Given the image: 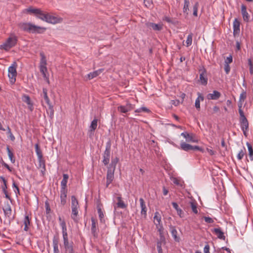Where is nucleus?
Returning a JSON list of instances; mask_svg holds the SVG:
<instances>
[{
  "label": "nucleus",
  "instance_id": "e433bc0d",
  "mask_svg": "<svg viewBox=\"0 0 253 253\" xmlns=\"http://www.w3.org/2000/svg\"><path fill=\"white\" fill-rule=\"evenodd\" d=\"M172 205L174 209L176 210L177 211V214L179 215L180 217L182 216V214H183V212L181 209L179 208L178 205L175 202H172Z\"/></svg>",
  "mask_w": 253,
  "mask_h": 253
},
{
  "label": "nucleus",
  "instance_id": "4d7b16f0",
  "mask_svg": "<svg viewBox=\"0 0 253 253\" xmlns=\"http://www.w3.org/2000/svg\"><path fill=\"white\" fill-rule=\"evenodd\" d=\"M195 106L198 111L200 110V101L198 99H196L195 100Z\"/></svg>",
  "mask_w": 253,
  "mask_h": 253
},
{
  "label": "nucleus",
  "instance_id": "72a5a7b5",
  "mask_svg": "<svg viewBox=\"0 0 253 253\" xmlns=\"http://www.w3.org/2000/svg\"><path fill=\"white\" fill-rule=\"evenodd\" d=\"M40 56H41V60H40V67H42V66L46 67V64H47L46 59V57H45L44 53L43 52H41Z\"/></svg>",
  "mask_w": 253,
  "mask_h": 253
},
{
  "label": "nucleus",
  "instance_id": "c9c22d12",
  "mask_svg": "<svg viewBox=\"0 0 253 253\" xmlns=\"http://www.w3.org/2000/svg\"><path fill=\"white\" fill-rule=\"evenodd\" d=\"M119 158L118 157H116L113 159L111 161V163L110 164L108 168H112V169L115 170L116 165L119 162Z\"/></svg>",
  "mask_w": 253,
  "mask_h": 253
},
{
  "label": "nucleus",
  "instance_id": "f257e3e1",
  "mask_svg": "<svg viewBox=\"0 0 253 253\" xmlns=\"http://www.w3.org/2000/svg\"><path fill=\"white\" fill-rule=\"evenodd\" d=\"M19 27L23 31L32 33H42L45 28L38 26L31 23H21L19 24Z\"/></svg>",
  "mask_w": 253,
  "mask_h": 253
},
{
  "label": "nucleus",
  "instance_id": "6e6552de",
  "mask_svg": "<svg viewBox=\"0 0 253 253\" xmlns=\"http://www.w3.org/2000/svg\"><path fill=\"white\" fill-rule=\"evenodd\" d=\"M42 97L44 99L46 103L48 106L49 109L50 110V115H53V112H54L53 107L52 105V104L50 101V99L47 96V90L46 88H42Z\"/></svg>",
  "mask_w": 253,
  "mask_h": 253
},
{
  "label": "nucleus",
  "instance_id": "5701e85b",
  "mask_svg": "<svg viewBox=\"0 0 253 253\" xmlns=\"http://www.w3.org/2000/svg\"><path fill=\"white\" fill-rule=\"evenodd\" d=\"M140 207L141 208V215H144L145 216L146 215L147 212V208L145 205V203L143 198H141L139 199Z\"/></svg>",
  "mask_w": 253,
  "mask_h": 253
},
{
  "label": "nucleus",
  "instance_id": "c85d7f7f",
  "mask_svg": "<svg viewBox=\"0 0 253 253\" xmlns=\"http://www.w3.org/2000/svg\"><path fill=\"white\" fill-rule=\"evenodd\" d=\"M79 202L77 198L75 196H72L71 197V209H79Z\"/></svg>",
  "mask_w": 253,
  "mask_h": 253
},
{
  "label": "nucleus",
  "instance_id": "e2e57ef3",
  "mask_svg": "<svg viewBox=\"0 0 253 253\" xmlns=\"http://www.w3.org/2000/svg\"><path fill=\"white\" fill-rule=\"evenodd\" d=\"M62 232L63 237L68 236L67 227L64 228H62Z\"/></svg>",
  "mask_w": 253,
  "mask_h": 253
},
{
  "label": "nucleus",
  "instance_id": "393cba45",
  "mask_svg": "<svg viewBox=\"0 0 253 253\" xmlns=\"http://www.w3.org/2000/svg\"><path fill=\"white\" fill-rule=\"evenodd\" d=\"M117 200H118V202L116 203V206L117 208L123 209L126 208L127 205L125 204L121 196L117 197Z\"/></svg>",
  "mask_w": 253,
  "mask_h": 253
},
{
  "label": "nucleus",
  "instance_id": "bb28decb",
  "mask_svg": "<svg viewBox=\"0 0 253 253\" xmlns=\"http://www.w3.org/2000/svg\"><path fill=\"white\" fill-rule=\"evenodd\" d=\"M181 135L183 136L188 142H197V140H195L192 134H190L187 132H184L181 133Z\"/></svg>",
  "mask_w": 253,
  "mask_h": 253
},
{
  "label": "nucleus",
  "instance_id": "4be33fe9",
  "mask_svg": "<svg viewBox=\"0 0 253 253\" xmlns=\"http://www.w3.org/2000/svg\"><path fill=\"white\" fill-rule=\"evenodd\" d=\"M114 171L115 170L112 169V168H108L106 178L109 182L113 181L114 178Z\"/></svg>",
  "mask_w": 253,
  "mask_h": 253
},
{
  "label": "nucleus",
  "instance_id": "a878e982",
  "mask_svg": "<svg viewBox=\"0 0 253 253\" xmlns=\"http://www.w3.org/2000/svg\"><path fill=\"white\" fill-rule=\"evenodd\" d=\"M78 209H72L71 218L73 219L74 222L76 223L78 222L79 220V218H78Z\"/></svg>",
  "mask_w": 253,
  "mask_h": 253
},
{
  "label": "nucleus",
  "instance_id": "20e7f679",
  "mask_svg": "<svg viewBox=\"0 0 253 253\" xmlns=\"http://www.w3.org/2000/svg\"><path fill=\"white\" fill-rule=\"evenodd\" d=\"M17 41V37L14 34H11L5 42L0 45V48L8 51L16 45Z\"/></svg>",
  "mask_w": 253,
  "mask_h": 253
},
{
  "label": "nucleus",
  "instance_id": "a211bd4d",
  "mask_svg": "<svg viewBox=\"0 0 253 253\" xmlns=\"http://www.w3.org/2000/svg\"><path fill=\"white\" fill-rule=\"evenodd\" d=\"M31 218L29 217L28 215L26 214L23 221L24 225V231H28L29 230V226L31 224Z\"/></svg>",
  "mask_w": 253,
  "mask_h": 253
},
{
  "label": "nucleus",
  "instance_id": "a19ab883",
  "mask_svg": "<svg viewBox=\"0 0 253 253\" xmlns=\"http://www.w3.org/2000/svg\"><path fill=\"white\" fill-rule=\"evenodd\" d=\"M190 204L193 212L196 214L198 213L197 203L195 201H191L190 202Z\"/></svg>",
  "mask_w": 253,
  "mask_h": 253
},
{
  "label": "nucleus",
  "instance_id": "412c9836",
  "mask_svg": "<svg viewBox=\"0 0 253 253\" xmlns=\"http://www.w3.org/2000/svg\"><path fill=\"white\" fill-rule=\"evenodd\" d=\"M4 214L7 217H10L11 215L12 210L11 206L8 202L5 204V208L3 209Z\"/></svg>",
  "mask_w": 253,
  "mask_h": 253
},
{
  "label": "nucleus",
  "instance_id": "f8f14e48",
  "mask_svg": "<svg viewBox=\"0 0 253 253\" xmlns=\"http://www.w3.org/2000/svg\"><path fill=\"white\" fill-rule=\"evenodd\" d=\"M241 13L244 21L249 22L250 21V15L247 11V7L244 4L241 5Z\"/></svg>",
  "mask_w": 253,
  "mask_h": 253
},
{
  "label": "nucleus",
  "instance_id": "13d9d810",
  "mask_svg": "<svg viewBox=\"0 0 253 253\" xmlns=\"http://www.w3.org/2000/svg\"><path fill=\"white\" fill-rule=\"evenodd\" d=\"M233 61L232 59V56L231 55H230L229 56L227 57V58L225 60V64H229L231 63Z\"/></svg>",
  "mask_w": 253,
  "mask_h": 253
},
{
  "label": "nucleus",
  "instance_id": "2eb2a0df",
  "mask_svg": "<svg viewBox=\"0 0 253 253\" xmlns=\"http://www.w3.org/2000/svg\"><path fill=\"white\" fill-rule=\"evenodd\" d=\"M22 99L23 102L27 103V104L28 105V108L29 110L32 111L34 109V107L33 103L31 101L30 97L28 95L24 94L23 95Z\"/></svg>",
  "mask_w": 253,
  "mask_h": 253
},
{
  "label": "nucleus",
  "instance_id": "f03ea898",
  "mask_svg": "<svg viewBox=\"0 0 253 253\" xmlns=\"http://www.w3.org/2000/svg\"><path fill=\"white\" fill-rule=\"evenodd\" d=\"M69 176L67 174L64 173L63 174V179L61 182V190H60V200L61 204L62 206L65 205L66 203V198L67 194V183Z\"/></svg>",
  "mask_w": 253,
  "mask_h": 253
},
{
  "label": "nucleus",
  "instance_id": "9d476101",
  "mask_svg": "<svg viewBox=\"0 0 253 253\" xmlns=\"http://www.w3.org/2000/svg\"><path fill=\"white\" fill-rule=\"evenodd\" d=\"M200 72V81L202 84L207 85L208 83V78L206 76V69L203 66L199 70Z\"/></svg>",
  "mask_w": 253,
  "mask_h": 253
},
{
  "label": "nucleus",
  "instance_id": "de8ad7c7",
  "mask_svg": "<svg viewBox=\"0 0 253 253\" xmlns=\"http://www.w3.org/2000/svg\"><path fill=\"white\" fill-rule=\"evenodd\" d=\"M154 220H156L157 222H158L157 223H155L156 225H160V222L161 221V217L160 214L158 212H156L155 213V216L154 217Z\"/></svg>",
  "mask_w": 253,
  "mask_h": 253
},
{
  "label": "nucleus",
  "instance_id": "052dcab7",
  "mask_svg": "<svg viewBox=\"0 0 253 253\" xmlns=\"http://www.w3.org/2000/svg\"><path fill=\"white\" fill-rule=\"evenodd\" d=\"M192 150H198L200 152H204V149H203L201 147H200L198 146H193V148L192 149Z\"/></svg>",
  "mask_w": 253,
  "mask_h": 253
},
{
  "label": "nucleus",
  "instance_id": "37998d69",
  "mask_svg": "<svg viewBox=\"0 0 253 253\" xmlns=\"http://www.w3.org/2000/svg\"><path fill=\"white\" fill-rule=\"evenodd\" d=\"M190 4V1L189 0H184V4L183 7V12L188 14L189 11V6Z\"/></svg>",
  "mask_w": 253,
  "mask_h": 253
},
{
  "label": "nucleus",
  "instance_id": "aec40b11",
  "mask_svg": "<svg viewBox=\"0 0 253 253\" xmlns=\"http://www.w3.org/2000/svg\"><path fill=\"white\" fill-rule=\"evenodd\" d=\"M39 11V8H35L32 6L29 7L23 10V12L24 13L33 14L35 15H37V13H38Z\"/></svg>",
  "mask_w": 253,
  "mask_h": 253
},
{
  "label": "nucleus",
  "instance_id": "39448f33",
  "mask_svg": "<svg viewBox=\"0 0 253 253\" xmlns=\"http://www.w3.org/2000/svg\"><path fill=\"white\" fill-rule=\"evenodd\" d=\"M17 65L16 62H14L9 67L8 69V76L9 78V81L11 84H14L16 82L17 76L16 68Z\"/></svg>",
  "mask_w": 253,
  "mask_h": 253
},
{
  "label": "nucleus",
  "instance_id": "bf43d9fd",
  "mask_svg": "<svg viewBox=\"0 0 253 253\" xmlns=\"http://www.w3.org/2000/svg\"><path fill=\"white\" fill-rule=\"evenodd\" d=\"M1 164L4 167H5L10 172L12 171V169L6 163H5L3 161H2Z\"/></svg>",
  "mask_w": 253,
  "mask_h": 253
},
{
  "label": "nucleus",
  "instance_id": "6ab92c4d",
  "mask_svg": "<svg viewBox=\"0 0 253 253\" xmlns=\"http://www.w3.org/2000/svg\"><path fill=\"white\" fill-rule=\"evenodd\" d=\"M103 71V69H100L98 70L95 71L93 72L90 73L87 75V79L88 80H90L96 77L99 75H100L102 71Z\"/></svg>",
  "mask_w": 253,
  "mask_h": 253
},
{
  "label": "nucleus",
  "instance_id": "2f4dec72",
  "mask_svg": "<svg viewBox=\"0 0 253 253\" xmlns=\"http://www.w3.org/2000/svg\"><path fill=\"white\" fill-rule=\"evenodd\" d=\"M40 70L41 73L42 74L43 77L46 80L48 84L49 83V81L48 77L46 75V73L47 72V69L46 67H40Z\"/></svg>",
  "mask_w": 253,
  "mask_h": 253
},
{
  "label": "nucleus",
  "instance_id": "ddd939ff",
  "mask_svg": "<svg viewBox=\"0 0 253 253\" xmlns=\"http://www.w3.org/2000/svg\"><path fill=\"white\" fill-rule=\"evenodd\" d=\"M240 22L235 19L233 22V35L234 37L239 36L240 33Z\"/></svg>",
  "mask_w": 253,
  "mask_h": 253
},
{
  "label": "nucleus",
  "instance_id": "473e14b6",
  "mask_svg": "<svg viewBox=\"0 0 253 253\" xmlns=\"http://www.w3.org/2000/svg\"><path fill=\"white\" fill-rule=\"evenodd\" d=\"M36 16L38 18L46 21L47 13H44L40 9H39V11L38 12V13H37Z\"/></svg>",
  "mask_w": 253,
  "mask_h": 253
},
{
  "label": "nucleus",
  "instance_id": "79ce46f5",
  "mask_svg": "<svg viewBox=\"0 0 253 253\" xmlns=\"http://www.w3.org/2000/svg\"><path fill=\"white\" fill-rule=\"evenodd\" d=\"M6 150H7L8 156L9 157V158L10 160V161L11 162V163H14L15 161V159L14 158L13 154L12 152L11 151V150H10L9 146H7Z\"/></svg>",
  "mask_w": 253,
  "mask_h": 253
},
{
  "label": "nucleus",
  "instance_id": "423d86ee",
  "mask_svg": "<svg viewBox=\"0 0 253 253\" xmlns=\"http://www.w3.org/2000/svg\"><path fill=\"white\" fill-rule=\"evenodd\" d=\"M110 149H111L110 142H108L107 143L105 150L103 153V160L102 161V162L105 166L108 165L110 161Z\"/></svg>",
  "mask_w": 253,
  "mask_h": 253
},
{
  "label": "nucleus",
  "instance_id": "9b49d317",
  "mask_svg": "<svg viewBox=\"0 0 253 253\" xmlns=\"http://www.w3.org/2000/svg\"><path fill=\"white\" fill-rule=\"evenodd\" d=\"M133 109L132 105L130 103H127L125 106H120L118 107V110L121 113H126Z\"/></svg>",
  "mask_w": 253,
  "mask_h": 253
},
{
  "label": "nucleus",
  "instance_id": "4468645a",
  "mask_svg": "<svg viewBox=\"0 0 253 253\" xmlns=\"http://www.w3.org/2000/svg\"><path fill=\"white\" fill-rule=\"evenodd\" d=\"M63 238L65 249L69 250V253H75L73 246L69 244L68 236L63 237Z\"/></svg>",
  "mask_w": 253,
  "mask_h": 253
},
{
  "label": "nucleus",
  "instance_id": "ea45409f",
  "mask_svg": "<svg viewBox=\"0 0 253 253\" xmlns=\"http://www.w3.org/2000/svg\"><path fill=\"white\" fill-rule=\"evenodd\" d=\"M163 243L165 244L166 243V240L161 241V240H159L157 242V248L158 250V253H163V250L162 248V245Z\"/></svg>",
  "mask_w": 253,
  "mask_h": 253
},
{
  "label": "nucleus",
  "instance_id": "c756f323",
  "mask_svg": "<svg viewBox=\"0 0 253 253\" xmlns=\"http://www.w3.org/2000/svg\"><path fill=\"white\" fill-rule=\"evenodd\" d=\"M157 227L160 235L159 240H161V241H165V237L164 234V228L163 227V225L162 224L157 225Z\"/></svg>",
  "mask_w": 253,
  "mask_h": 253
},
{
  "label": "nucleus",
  "instance_id": "cd10ccee",
  "mask_svg": "<svg viewBox=\"0 0 253 253\" xmlns=\"http://www.w3.org/2000/svg\"><path fill=\"white\" fill-rule=\"evenodd\" d=\"M180 148L184 151H189L192 150L193 146L185 142H182L180 144Z\"/></svg>",
  "mask_w": 253,
  "mask_h": 253
},
{
  "label": "nucleus",
  "instance_id": "0e129e2a",
  "mask_svg": "<svg viewBox=\"0 0 253 253\" xmlns=\"http://www.w3.org/2000/svg\"><path fill=\"white\" fill-rule=\"evenodd\" d=\"M204 253H210V246L209 245H207L204 248Z\"/></svg>",
  "mask_w": 253,
  "mask_h": 253
},
{
  "label": "nucleus",
  "instance_id": "a18cd8bd",
  "mask_svg": "<svg viewBox=\"0 0 253 253\" xmlns=\"http://www.w3.org/2000/svg\"><path fill=\"white\" fill-rule=\"evenodd\" d=\"M246 153V148L243 147V149H242L239 153L237 155V158L238 160H241L244 157L245 154Z\"/></svg>",
  "mask_w": 253,
  "mask_h": 253
},
{
  "label": "nucleus",
  "instance_id": "6e6d98bb",
  "mask_svg": "<svg viewBox=\"0 0 253 253\" xmlns=\"http://www.w3.org/2000/svg\"><path fill=\"white\" fill-rule=\"evenodd\" d=\"M224 71L226 72V74H228L230 71V66L229 65V64L224 63Z\"/></svg>",
  "mask_w": 253,
  "mask_h": 253
},
{
  "label": "nucleus",
  "instance_id": "338daca9",
  "mask_svg": "<svg viewBox=\"0 0 253 253\" xmlns=\"http://www.w3.org/2000/svg\"><path fill=\"white\" fill-rule=\"evenodd\" d=\"M169 192V191L168 189H166V188L165 187H163V195L166 196L168 194Z\"/></svg>",
  "mask_w": 253,
  "mask_h": 253
},
{
  "label": "nucleus",
  "instance_id": "69168bd1",
  "mask_svg": "<svg viewBox=\"0 0 253 253\" xmlns=\"http://www.w3.org/2000/svg\"><path fill=\"white\" fill-rule=\"evenodd\" d=\"M163 20H165L169 23H172V21L170 17H168V16H165L163 18Z\"/></svg>",
  "mask_w": 253,
  "mask_h": 253
},
{
  "label": "nucleus",
  "instance_id": "49530a36",
  "mask_svg": "<svg viewBox=\"0 0 253 253\" xmlns=\"http://www.w3.org/2000/svg\"><path fill=\"white\" fill-rule=\"evenodd\" d=\"M192 37H193V34L192 33L190 34L187 38L186 41V46L188 47L190 45H191L192 42Z\"/></svg>",
  "mask_w": 253,
  "mask_h": 253
},
{
  "label": "nucleus",
  "instance_id": "f3484780",
  "mask_svg": "<svg viewBox=\"0 0 253 253\" xmlns=\"http://www.w3.org/2000/svg\"><path fill=\"white\" fill-rule=\"evenodd\" d=\"M170 232L175 242H179L180 241V238L177 236V232L175 226L170 225L169 226Z\"/></svg>",
  "mask_w": 253,
  "mask_h": 253
},
{
  "label": "nucleus",
  "instance_id": "5fc2aeb1",
  "mask_svg": "<svg viewBox=\"0 0 253 253\" xmlns=\"http://www.w3.org/2000/svg\"><path fill=\"white\" fill-rule=\"evenodd\" d=\"M204 218L205 222L208 223H212L214 222V220L210 217L204 216Z\"/></svg>",
  "mask_w": 253,
  "mask_h": 253
},
{
  "label": "nucleus",
  "instance_id": "7c9ffc66",
  "mask_svg": "<svg viewBox=\"0 0 253 253\" xmlns=\"http://www.w3.org/2000/svg\"><path fill=\"white\" fill-rule=\"evenodd\" d=\"M97 126V119H94L91 123L90 126L89 132L91 133H93L94 130L96 129Z\"/></svg>",
  "mask_w": 253,
  "mask_h": 253
},
{
  "label": "nucleus",
  "instance_id": "b1692460",
  "mask_svg": "<svg viewBox=\"0 0 253 253\" xmlns=\"http://www.w3.org/2000/svg\"><path fill=\"white\" fill-rule=\"evenodd\" d=\"M213 232L217 236L218 238L223 240H225L226 237L224 235V233L221 231V230L219 228H214L213 229Z\"/></svg>",
  "mask_w": 253,
  "mask_h": 253
},
{
  "label": "nucleus",
  "instance_id": "774afa93",
  "mask_svg": "<svg viewBox=\"0 0 253 253\" xmlns=\"http://www.w3.org/2000/svg\"><path fill=\"white\" fill-rule=\"evenodd\" d=\"M213 111L214 113H217L219 111V107L215 106L213 107Z\"/></svg>",
  "mask_w": 253,
  "mask_h": 253
},
{
  "label": "nucleus",
  "instance_id": "f704fd0d",
  "mask_svg": "<svg viewBox=\"0 0 253 253\" xmlns=\"http://www.w3.org/2000/svg\"><path fill=\"white\" fill-rule=\"evenodd\" d=\"M58 245V240L54 237L53 239V253H59Z\"/></svg>",
  "mask_w": 253,
  "mask_h": 253
},
{
  "label": "nucleus",
  "instance_id": "4c0bfd02",
  "mask_svg": "<svg viewBox=\"0 0 253 253\" xmlns=\"http://www.w3.org/2000/svg\"><path fill=\"white\" fill-rule=\"evenodd\" d=\"M149 26L155 31H161L162 29V26L161 24L150 23Z\"/></svg>",
  "mask_w": 253,
  "mask_h": 253
},
{
  "label": "nucleus",
  "instance_id": "864d4df0",
  "mask_svg": "<svg viewBox=\"0 0 253 253\" xmlns=\"http://www.w3.org/2000/svg\"><path fill=\"white\" fill-rule=\"evenodd\" d=\"M7 129H8L7 133L9 135V137L10 138V139H11V141H14V140L15 139V137L12 133V132L11 131V129L9 126L7 127Z\"/></svg>",
  "mask_w": 253,
  "mask_h": 253
},
{
  "label": "nucleus",
  "instance_id": "0eeeda50",
  "mask_svg": "<svg viewBox=\"0 0 253 253\" xmlns=\"http://www.w3.org/2000/svg\"><path fill=\"white\" fill-rule=\"evenodd\" d=\"M91 233L94 238H98L99 229L97 227V221L93 217H91Z\"/></svg>",
  "mask_w": 253,
  "mask_h": 253
},
{
  "label": "nucleus",
  "instance_id": "680f3d73",
  "mask_svg": "<svg viewBox=\"0 0 253 253\" xmlns=\"http://www.w3.org/2000/svg\"><path fill=\"white\" fill-rule=\"evenodd\" d=\"M198 97L196 99H198L199 101H203L204 100V96L200 92L197 93Z\"/></svg>",
  "mask_w": 253,
  "mask_h": 253
},
{
  "label": "nucleus",
  "instance_id": "603ef678",
  "mask_svg": "<svg viewBox=\"0 0 253 253\" xmlns=\"http://www.w3.org/2000/svg\"><path fill=\"white\" fill-rule=\"evenodd\" d=\"M246 98V92H243L240 95V99H239V103L238 104V105H240L241 103L242 104V102L244 101V100Z\"/></svg>",
  "mask_w": 253,
  "mask_h": 253
},
{
  "label": "nucleus",
  "instance_id": "dca6fc26",
  "mask_svg": "<svg viewBox=\"0 0 253 253\" xmlns=\"http://www.w3.org/2000/svg\"><path fill=\"white\" fill-rule=\"evenodd\" d=\"M220 96V92L216 90H214L212 93H209L207 95V98L208 100H217Z\"/></svg>",
  "mask_w": 253,
  "mask_h": 253
},
{
  "label": "nucleus",
  "instance_id": "c03bdc74",
  "mask_svg": "<svg viewBox=\"0 0 253 253\" xmlns=\"http://www.w3.org/2000/svg\"><path fill=\"white\" fill-rule=\"evenodd\" d=\"M36 152L38 156V158L43 157L42 152L38 143L35 144Z\"/></svg>",
  "mask_w": 253,
  "mask_h": 253
},
{
  "label": "nucleus",
  "instance_id": "8fccbe9b",
  "mask_svg": "<svg viewBox=\"0 0 253 253\" xmlns=\"http://www.w3.org/2000/svg\"><path fill=\"white\" fill-rule=\"evenodd\" d=\"M97 211L100 221L102 222L104 218V214L100 207L97 208Z\"/></svg>",
  "mask_w": 253,
  "mask_h": 253
},
{
  "label": "nucleus",
  "instance_id": "58836bf2",
  "mask_svg": "<svg viewBox=\"0 0 253 253\" xmlns=\"http://www.w3.org/2000/svg\"><path fill=\"white\" fill-rule=\"evenodd\" d=\"M247 145L248 147V151H249V156L250 159L251 161H253V149L252 145L249 143H247Z\"/></svg>",
  "mask_w": 253,
  "mask_h": 253
},
{
  "label": "nucleus",
  "instance_id": "1a4fd4ad",
  "mask_svg": "<svg viewBox=\"0 0 253 253\" xmlns=\"http://www.w3.org/2000/svg\"><path fill=\"white\" fill-rule=\"evenodd\" d=\"M62 21V18L47 13V16L45 22L52 24H55L60 23Z\"/></svg>",
  "mask_w": 253,
  "mask_h": 253
},
{
  "label": "nucleus",
  "instance_id": "09e8293b",
  "mask_svg": "<svg viewBox=\"0 0 253 253\" xmlns=\"http://www.w3.org/2000/svg\"><path fill=\"white\" fill-rule=\"evenodd\" d=\"M38 159L39 162V167L41 168H44V167H45V164L43 158L42 157Z\"/></svg>",
  "mask_w": 253,
  "mask_h": 253
},
{
  "label": "nucleus",
  "instance_id": "7ed1b4c3",
  "mask_svg": "<svg viewBox=\"0 0 253 253\" xmlns=\"http://www.w3.org/2000/svg\"><path fill=\"white\" fill-rule=\"evenodd\" d=\"M242 103L239 105V113L240 114V123L242 130L244 134L247 136V131L249 128V123L247 119L244 115L243 111L242 110Z\"/></svg>",
  "mask_w": 253,
  "mask_h": 253
},
{
  "label": "nucleus",
  "instance_id": "3c124183",
  "mask_svg": "<svg viewBox=\"0 0 253 253\" xmlns=\"http://www.w3.org/2000/svg\"><path fill=\"white\" fill-rule=\"evenodd\" d=\"M199 6L198 2H196L193 7V15L195 16H197L198 15V9Z\"/></svg>",
  "mask_w": 253,
  "mask_h": 253
}]
</instances>
